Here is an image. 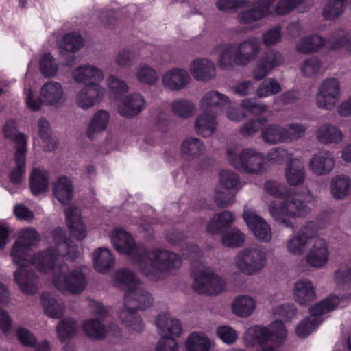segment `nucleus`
<instances>
[{"mask_svg": "<svg viewBox=\"0 0 351 351\" xmlns=\"http://www.w3.org/2000/svg\"><path fill=\"white\" fill-rule=\"evenodd\" d=\"M110 237L115 249L120 254H125L139 272L152 281L162 280L165 274L182 265L178 254L167 250L149 249L136 244L131 235L121 228H114Z\"/></svg>", "mask_w": 351, "mask_h": 351, "instance_id": "nucleus-1", "label": "nucleus"}, {"mask_svg": "<svg viewBox=\"0 0 351 351\" xmlns=\"http://www.w3.org/2000/svg\"><path fill=\"white\" fill-rule=\"evenodd\" d=\"M53 243L56 248L49 247L40 251L36 256L32 258V265H35L40 272L51 273L52 278L54 273L64 264L60 260V256L74 260L78 256L77 246L73 241L65 236L62 228H57L53 232Z\"/></svg>", "mask_w": 351, "mask_h": 351, "instance_id": "nucleus-2", "label": "nucleus"}, {"mask_svg": "<svg viewBox=\"0 0 351 351\" xmlns=\"http://www.w3.org/2000/svg\"><path fill=\"white\" fill-rule=\"evenodd\" d=\"M218 64L225 70L234 65L245 66L254 61L261 51V43L257 37H250L239 43L224 44L219 47Z\"/></svg>", "mask_w": 351, "mask_h": 351, "instance_id": "nucleus-3", "label": "nucleus"}, {"mask_svg": "<svg viewBox=\"0 0 351 351\" xmlns=\"http://www.w3.org/2000/svg\"><path fill=\"white\" fill-rule=\"evenodd\" d=\"M226 154L230 164L239 171L260 175L266 171L265 155L255 149H241L232 145L227 147Z\"/></svg>", "mask_w": 351, "mask_h": 351, "instance_id": "nucleus-4", "label": "nucleus"}, {"mask_svg": "<svg viewBox=\"0 0 351 351\" xmlns=\"http://www.w3.org/2000/svg\"><path fill=\"white\" fill-rule=\"evenodd\" d=\"M270 215L278 223L287 228L293 226L289 218L303 217L311 213L308 204L297 195H289L282 201H273L268 205Z\"/></svg>", "mask_w": 351, "mask_h": 351, "instance_id": "nucleus-5", "label": "nucleus"}, {"mask_svg": "<svg viewBox=\"0 0 351 351\" xmlns=\"http://www.w3.org/2000/svg\"><path fill=\"white\" fill-rule=\"evenodd\" d=\"M53 285L60 291L71 295H79L86 287V268L80 267L69 271L66 264L55 271Z\"/></svg>", "mask_w": 351, "mask_h": 351, "instance_id": "nucleus-6", "label": "nucleus"}, {"mask_svg": "<svg viewBox=\"0 0 351 351\" xmlns=\"http://www.w3.org/2000/svg\"><path fill=\"white\" fill-rule=\"evenodd\" d=\"M267 253L260 245H252L239 250L234 257V265L243 274L254 276L267 265Z\"/></svg>", "mask_w": 351, "mask_h": 351, "instance_id": "nucleus-7", "label": "nucleus"}, {"mask_svg": "<svg viewBox=\"0 0 351 351\" xmlns=\"http://www.w3.org/2000/svg\"><path fill=\"white\" fill-rule=\"evenodd\" d=\"M64 88L62 84L56 81H48L40 89V95L36 97L30 88L27 90L25 97L27 106L33 111L40 110L42 104L56 106L64 99Z\"/></svg>", "mask_w": 351, "mask_h": 351, "instance_id": "nucleus-8", "label": "nucleus"}, {"mask_svg": "<svg viewBox=\"0 0 351 351\" xmlns=\"http://www.w3.org/2000/svg\"><path fill=\"white\" fill-rule=\"evenodd\" d=\"M339 303L338 297L331 296L315 304L310 309V316L304 319L296 327V335L302 338L307 337L322 323V315L333 311Z\"/></svg>", "mask_w": 351, "mask_h": 351, "instance_id": "nucleus-9", "label": "nucleus"}, {"mask_svg": "<svg viewBox=\"0 0 351 351\" xmlns=\"http://www.w3.org/2000/svg\"><path fill=\"white\" fill-rule=\"evenodd\" d=\"M192 286L200 294L213 295L225 290L226 282L219 276L206 269L195 275Z\"/></svg>", "mask_w": 351, "mask_h": 351, "instance_id": "nucleus-10", "label": "nucleus"}, {"mask_svg": "<svg viewBox=\"0 0 351 351\" xmlns=\"http://www.w3.org/2000/svg\"><path fill=\"white\" fill-rule=\"evenodd\" d=\"M341 97V85L335 78H327L322 82L316 95L317 106L331 110Z\"/></svg>", "mask_w": 351, "mask_h": 351, "instance_id": "nucleus-11", "label": "nucleus"}, {"mask_svg": "<svg viewBox=\"0 0 351 351\" xmlns=\"http://www.w3.org/2000/svg\"><path fill=\"white\" fill-rule=\"evenodd\" d=\"M106 95V89L97 83L82 86L75 95V104L80 109L88 110L98 105Z\"/></svg>", "mask_w": 351, "mask_h": 351, "instance_id": "nucleus-12", "label": "nucleus"}, {"mask_svg": "<svg viewBox=\"0 0 351 351\" xmlns=\"http://www.w3.org/2000/svg\"><path fill=\"white\" fill-rule=\"evenodd\" d=\"M276 0H254V6L237 13V20L242 25L258 22L273 14L271 6Z\"/></svg>", "mask_w": 351, "mask_h": 351, "instance_id": "nucleus-13", "label": "nucleus"}, {"mask_svg": "<svg viewBox=\"0 0 351 351\" xmlns=\"http://www.w3.org/2000/svg\"><path fill=\"white\" fill-rule=\"evenodd\" d=\"M14 282L23 294L34 295L39 289L38 276L28 264L21 265L14 272Z\"/></svg>", "mask_w": 351, "mask_h": 351, "instance_id": "nucleus-14", "label": "nucleus"}, {"mask_svg": "<svg viewBox=\"0 0 351 351\" xmlns=\"http://www.w3.org/2000/svg\"><path fill=\"white\" fill-rule=\"evenodd\" d=\"M243 219L248 228L252 231L256 239L263 243H269L272 238L270 225L254 211L245 210Z\"/></svg>", "mask_w": 351, "mask_h": 351, "instance_id": "nucleus-15", "label": "nucleus"}, {"mask_svg": "<svg viewBox=\"0 0 351 351\" xmlns=\"http://www.w3.org/2000/svg\"><path fill=\"white\" fill-rule=\"evenodd\" d=\"M283 62L282 54L275 50H269L262 55L256 63L252 74L257 80L264 79L271 71L280 65Z\"/></svg>", "mask_w": 351, "mask_h": 351, "instance_id": "nucleus-16", "label": "nucleus"}, {"mask_svg": "<svg viewBox=\"0 0 351 351\" xmlns=\"http://www.w3.org/2000/svg\"><path fill=\"white\" fill-rule=\"evenodd\" d=\"M329 254L328 246L325 240L315 238L305 256L306 262L311 267L321 269L328 263Z\"/></svg>", "mask_w": 351, "mask_h": 351, "instance_id": "nucleus-17", "label": "nucleus"}, {"mask_svg": "<svg viewBox=\"0 0 351 351\" xmlns=\"http://www.w3.org/2000/svg\"><path fill=\"white\" fill-rule=\"evenodd\" d=\"M158 334L161 338H173L179 337L182 332L180 321L168 313H159L154 319Z\"/></svg>", "mask_w": 351, "mask_h": 351, "instance_id": "nucleus-18", "label": "nucleus"}, {"mask_svg": "<svg viewBox=\"0 0 351 351\" xmlns=\"http://www.w3.org/2000/svg\"><path fill=\"white\" fill-rule=\"evenodd\" d=\"M124 304L138 310L145 311L153 305L154 298L140 282L132 289L125 291Z\"/></svg>", "mask_w": 351, "mask_h": 351, "instance_id": "nucleus-19", "label": "nucleus"}, {"mask_svg": "<svg viewBox=\"0 0 351 351\" xmlns=\"http://www.w3.org/2000/svg\"><path fill=\"white\" fill-rule=\"evenodd\" d=\"M308 169L318 176L328 174L334 168L335 158L329 150L322 149L315 153L308 161Z\"/></svg>", "mask_w": 351, "mask_h": 351, "instance_id": "nucleus-20", "label": "nucleus"}, {"mask_svg": "<svg viewBox=\"0 0 351 351\" xmlns=\"http://www.w3.org/2000/svg\"><path fill=\"white\" fill-rule=\"evenodd\" d=\"M190 82L191 76L189 72L179 67L166 71L162 76L163 86L171 91H179L184 88Z\"/></svg>", "mask_w": 351, "mask_h": 351, "instance_id": "nucleus-21", "label": "nucleus"}, {"mask_svg": "<svg viewBox=\"0 0 351 351\" xmlns=\"http://www.w3.org/2000/svg\"><path fill=\"white\" fill-rule=\"evenodd\" d=\"M146 107V101L141 94L134 93L125 96L119 104L118 112L125 118L138 115Z\"/></svg>", "mask_w": 351, "mask_h": 351, "instance_id": "nucleus-22", "label": "nucleus"}, {"mask_svg": "<svg viewBox=\"0 0 351 351\" xmlns=\"http://www.w3.org/2000/svg\"><path fill=\"white\" fill-rule=\"evenodd\" d=\"M72 77L78 84L97 83L100 84L104 80V73L100 69L91 64H83L75 68L72 72Z\"/></svg>", "mask_w": 351, "mask_h": 351, "instance_id": "nucleus-23", "label": "nucleus"}, {"mask_svg": "<svg viewBox=\"0 0 351 351\" xmlns=\"http://www.w3.org/2000/svg\"><path fill=\"white\" fill-rule=\"evenodd\" d=\"M189 71L193 78L198 81L208 82L216 75L214 63L206 58L193 60L190 64Z\"/></svg>", "mask_w": 351, "mask_h": 351, "instance_id": "nucleus-24", "label": "nucleus"}, {"mask_svg": "<svg viewBox=\"0 0 351 351\" xmlns=\"http://www.w3.org/2000/svg\"><path fill=\"white\" fill-rule=\"evenodd\" d=\"M230 103V98L217 90L206 93L199 102L200 112H216L217 108H222Z\"/></svg>", "mask_w": 351, "mask_h": 351, "instance_id": "nucleus-25", "label": "nucleus"}, {"mask_svg": "<svg viewBox=\"0 0 351 351\" xmlns=\"http://www.w3.org/2000/svg\"><path fill=\"white\" fill-rule=\"evenodd\" d=\"M41 304L45 315L50 318L58 319L64 314L65 306L62 300L52 293H43Z\"/></svg>", "mask_w": 351, "mask_h": 351, "instance_id": "nucleus-26", "label": "nucleus"}, {"mask_svg": "<svg viewBox=\"0 0 351 351\" xmlns=\"http://www.w3.org/2000/svg\"><path fill=\"white\" fill-rule=\"evenodd\" d=\"M66 224L73 237L81 241L86 236V230L81 221L80 210L75 206H70L65 210Z\"/></svg>", "mask_w": 351, "mask_h": 351, "instance_id": "nucleus-27", "label": "nucleus"}, {"mask_svg": "<svg viewBox=\"0 0 351 351\" xmlns=\"http://www.w3.org/2000/svg\"><path fill=\"white\" fill-rule=\"evenodd\" d=\"M216 117L217 112H201L194 124L196 134L203 137L210 136L216 130L217 125Z\"/></svg>", "mask_w": 351, "mask_h": 351, "instance_id": "nucleus-28", "label": "nucleus"}, {"mask_svg": "<svg viewBox=\"0 0 351 351\" xmlns=\"http://www.w3.org/2000/svg\"><path fill=\"white\" fill-rule=\"evenodd\" d=\"M205 152L204 143L199 138L189 137L184 139L180 147V156L186 161L198 159Z\"/></svg>", "mask_w": 351, "mask_h": 351, "instance_id": "nucleus-29", "label": "nucleus"}, {"mask_svg": "<svg viewBox=\"0 0 351 351\" xmlns=\"http://www.w3.org/2000/svg\"><path fill=\"white\" fill-rule=\"evenodd\" d=\"M110 120V114L104 109L98 110L92 117L87 129L86 136L90 139H95L97 136L105 131Z\"/></svg>", "mask_w": 351, "mask_h": 351, "instance_id": "nucleus-30", "label": "nucleus"}, {"mask_svg": "<svg viewBox=\"0 0 351 351\" xmlns=\"http://www.w3.org/2000/svg\"><path fill=\"white\" fill-rule=\"evenodd\" d=\"M285 174L286 180L290 186H298L302 185L306 178L304 164L298 159L291 160L286 165Z\"/></svg>", "mask_w": 351, "mask_h": 351, "instance_id": "nucleus-31", "label": "nucleus"}, {"mask_svg": "<svg viewBox=\"0 0 351 351\" xmlns=\"http://www.w3.org/2000/svg\"><path fill=\"white\" fill-rule=\"evenodd\" d=\"M315 136L319 143L328 145L341 143L343 134L338 127L330 124H323L316 130Z\"/></svg>", "mask_w": 351, "mask_h": 351, "instance_id": "nucleus-32", "label": "nucleus"}, {"mask_svg": "<svg viewBox=\"0 0 351 351\" xmlns=\"http://www.w3.org/2000/svg\"><path fill=\"white\" fill-rule=\"evenodd\" d=\"M137 311L138 309L124 304L119 312V317L125 327L131 330L140 332L143 329V324Z\"/></svg>", "mask_w": 351, "mask_h": 351, "instance_id": "nucleus-33", "label": "nucleus"}, {"mask_svg": "<svg viewBox=\"0 0 351 351\" xmlns=\"http://www.w3.org/2000/svg\"><path fill=\"white\" fill-rule=\"evenodd\" d=\"M293 295L296 302L302 305L313 300L315 292L312 282L306 278L297 280L294 285Z\"/></svg>", "mask_w": 351, "mask_h": 351, "instance_id": "nucleus-34", "label": "nucleus"}, {"mask_svg": "<svg viewBox=\"0 0 351 351\" xmlns=\"http://www.w3.org/2000/svg\"><path fill=\"white\" fill-rule=\"evenodd\" d=\"M93 265L95 270L101 274H106L114 265V258L111 252L106 247H100L93 254Z\"/></svg>", "mask_w": 351, "mask_h": 351, "instance_id": "nucleus-35", "label": "nucleus"}, {"mask_svg": "<svg viewBox=\"0 0 351 351\" xmlns=\"http://www.w3.org/2000/svg\"><path fill=\"white\" fill-rule=\"evenodd\" d=\"M73 189L71 181L66 176L58 178L53 186V195L62 204H68L71 201Z\"/></svg>", "mask_w": 351, "mask_h": 351, "instance_id": "nucleus-36", "label": "nucleus"}, {"mask_svg": "<svg viewBox=\"0 0 351 351\" xmlns=\"http://www.w3.org/2000/svg\"><path fill=\"white\" fill-rule=\"evenodd\" d=\"M261 137L267 145H276L285 143L284 126L277 123H270L261 132Z\"/></svg>", "mask_w": 351, "mask_h": 351, "instance_id": "nucleus-37", "label": "nucleus"}, {"mask_svg": "<svg viewBox=\"0 0 351 351\" xmlns=\"http://www.w3.org/2000/svg\"><path fill=\"white\" fill-rule=\"evenodd\" d=\"M21 141L19 147L14 154V161L16 164V167L10 174V181L14 184H18L21 181L25 172V156L27 152H25L24 138Z\"/></svg>", "mask_w": 351, "mask_h": 351, "instance_id": "nucleus-38", "label": "nucleus"}, {"mask_svg": "<svg viewBox=\"0 0 351 351\" xmlns=\"http://www.w3.org/2000/svg\"><path fill=\"white\" fill-rule=\"evenodd\" d=\"M234 219L233 213L230 211L215 214L207 224V231L213 234H219L222 229L229 228Z\"/></svg>", "mask_w": 351, "mask_h": 351, "instance_id": "nucleus-39", "label": "nucleus"}, {"mask_svg": "<svg viewBox=\"0 0 351 351\" xmlns=\"http://www.w3.org/2000/svg\"><path fill=\"white\" fill-rule=\"evenodd\" d=\"M116 286L121 289H132L140 283L137 276L131 270L122 268L117 270L113 274Z\"/></svg>", "mask_w": 351, "mask_h": 351, "instance_id": "nucleus-40", "label": "nucleus"}, {"mask_svg": "<svg viewBox=\"0 0 351 351\" xmlns=\"http://www.w3.org/2000/svg\"><path fill=\"white\" fill-rule=\"evenodd\" d=\"M79 325L72 317H65L59 321L56 325V333L58 339L64 341L73 338L77 332Z\"/></svg>", "mask_w": 351, "mask_h": 351, "instance_id": "nucleus-41", "label": "nucleus"}, {"mask_svg": "<svg viewBox=\"0 0 351 351\" xmlns=\"http://www.w3.org/2000/svg\"><path fill=\"white\" fill-rule=\"evenodd\" d=\"M326 44V40L320 36L313 35L300 38L297 45V51L308 54L317 51Z\"/></svg>", "mask_w": 351, "mask_h": 351, "instance_id": "nucleus-42", "label": "nucleus"}, {"mask_svg": "<svg viewBox=\"0 0 351 351\" xmlns=\"http://www.w3.org/2000/svg\"><path fill=\"white\" fill-rule=\"evenodd\" d=\"M82 328L88 337L96 340H101L107 335V328L101 319L90 318L84 321Z\"/></svg>", "mask_w": 351, "mask_h": 351, "instance_id": "nucleus-43", "label": "nucleus"}, {"mask_svg": "<svg viewBox=\"0 0 351 351\" xmlns=\"http://www.w3.org/2000/svg\"><path fill=\"white\" fill-rule=\"evenodd\" d=\"M256 307V302L250 296L240 295L232 302L233 313L241 317H247L252 314Z\"/></svg>", "mask_w": 351, "mask_h": 351, "instance_id": "nucleus-44", "label": "nucleus"}, {"mask_svg": "<svg viewBox=\"0 0 351 351\" xmlns=\"http://www.w3.org/2000/svg\"><path fill=\"white\" fill-rule=\"evenodd\" d=\"M49 185V174L45 170L34 169L30 176V188L32 193L37 195L45 191Z\"/></svg>", "mask_w": 351, "mask_h": 351, "instance_id": "nucleus-45", "label": "nucleus"}, {"mask_svg": "<svg viewBox=\"0 0 351 351\" xmlns=\"http://www.w3.org/2000/svg\"><path fill=\"white\" fill-rule=\"evenodd\" d=\"M58 45L63 51L75 53L83 47L84 40L80 34L69 32L63 36L62 38L58 41Z\"/></svg>", "mask_w": 351, "mask_h": 351, "instance_id": "nucleus-46", "label": "nucleus"}, {"mask_svg": "<svg viewBox=\"0 0 351 351\" xmlns=\"http://www.w3.org/2000/svg\"><path fill=\"white\" fill-rule=\"evenodd\" d=\"M210 346L209 338L199 332L191 333L186 341L187 351H209Z\"/></svg>", "mask_w": 351, "mask_h": 351, "instance_id": "nucleus-47", "label": "nucleus"}, {"mask_svg": "<svg viewBox=\"0 0 351 351\" xmlns=\"http://www.w3.org/2000/svg\"><path fill=\"white\" fill-rule=\"evenodd\" d=\"M350 179L346 175H339L331 180V193L335 199H341L348 193L350 186Z\"/></svg>", "mask_w": 351, "mask_h": 351, "instance_id": "nucleus-48", "label": "nucleus"}, {"mask_svg": "<svg viewBox=\"0 0 351 351\" xmlns=\"http://www.w3.org/2000/svg\"><path fill=\"white\" fill-rule=\"evenodd\" d=\"M348 0H328L322 9V16L326 20H334L345 11Z\"/></svg>", "mask_w": 351, "mask_h": 351, "instance_id": "nucleus-49", "label": "nucleus"}, {"mask_svg": "<svg viewBox=\"0 0 351 351\" xmlns=\"http://www.w3.org/2000/svg\"><path fill=\"white\" fill-rule=\"evenodd\" d=\"M135 77L138 82L147 85H154L158 80L156 71L145 64H139L136 66Z\"/></svg>", "mask_w": 351, "mask_h": 351, "instance_id": "nucleus-50", "label": "nucleus"}, {"mask_svg": "<svg viewBox=\"0 0 351 351\" xmlns=\"http://www.w3.org/2000/svg\"><path fill=\"white\" fill-rule=\"evenodd\" d=\"M334 279L338 289L351 291V263L341 265L335 271Z\"/></svg>", "mask_w": 351, "mask_h": 351, "instance_id": "nucleus-51", "label": "nucleus"}, {"mask_svg": "<svg viewBox=\"0 0 351 351\" xmlns=\"http://www.w3.org/2000/svg\"><path fill=\"white\" fill-rule=\"evenodd\" d=\"M172 112L180 119H186L192 117L196 110L195 104L185 99L176 100L171 105Z\"/></svg>", "mask_w": 351, "mask_h": 351, "instance_id": "nucleus-52", "label": "nucleus"}, {"mask_svg": "<svg viewBox=\"0 0 351 351\" xmlns=\"http://www.w3.org/2000/svg\"><path fill=\"white\" fill-rule=\"evenodd\" d=\"M249 0H217L215 7L222 12L232 14L250 7Z\"/></svg>", "mask_w": 351, "mask_h": 351, "instance_id": "nucleus-53", "label": "nucleus"}, {"mask_svg": "<svg viewBox=\"0 0 351 351\" xmlns=\"http://www.w3.org/2000/svg\"><path fill=\"white\" fill-rule=\"evenodd\" d=\"M29 252V247L15 241L10 250V256L14 263L18 265V267L23 264L31 265L32 258H27Z\"/></svg>", "mask_w": 351, "mask_h": 351, "instance_id": "nucleus-54", "label": "nucleus"}, {"mask_svg": "<svg viewBox=\"0 0 351 351\" xmlns=\"http://www.w3.org/2000/svg\"><path fill=\"white\" fill-rule=\"evenodd\" d=\"M282 88L274 78H267L260 83L256 88V95L259 98L267 97L281 92Z\"/></svg>", "mask_w": 351, "mask_h": 351, "instance_id": "nucleus-55", "label": "nucleus"}, {"mask_svg": "<svg viewBox=\"0 0 351 351\" xmlns=\"http://www.w3.org/2000/svg\"><path fill=\"white\" fill-rule=\"evenodd\" d=\"M307 125L301 123H291L284 126L285 143H292L304 136Z\"/></svg>", "mask_w": 351, "mask_h": 351, "instance_id": "nucleus-56", "label": "nucleus"}, {"mask_svg": "<svg viewBox=\"0 0 351 351\" xmlns=\"http://www.w3.org/2000/svg\"><path fill=\"white\" fill-rule=\"evenodd\" d=\"M300 71L305 77L317 75L322 72V62L316 57H311L301 64Z\"/></svg>", "mask_w": 351, "mask_h": 351, "instance_id": "nucleus-57", "label": "nucleus"}, {"mask_svg": "<svg viewBox=\"0 0 351 351\" xmlns=\"http://www.w3.org/2000/svg\"><path fill=\"white\" fill-rule=\"evenodd\" d=\"M220 184L228 189L239 190L242 183L237 173L230 170H222L219 173Z\"/></svg>", "mask_w": 351, "mask_h": 351, "instance_id": "nucleus-58", "label": "nucleus"}, {"mask_svg": "<svg viewBox=\"0 0 351 351\" xmlns=\"http://www.w3.org/2000/svg\"><path fill=\"white\" fill-rule=\"evenodd\" d=\"M221 242L226 247H239L244 243L245 237L239 229L234 228L221 237Z\"/></svg>", "mask_w": 351, "mask_h": 351, "instance_id": "nucleus-59", "label": "nucleus"}, {"mask_svg": "<svg viewBox=\"0 0 351 351\" xmlns=\"http://www.w3.org/2000/svg\"><path fill=\"white\" fill-rule=\"evenodd\" d=\"M267 158L269 162L278 165L287 161L289 162L294 159L292 157L291 153H289L287 149L281 147L271 148L267 152Z\"/></svg>", "mask_w": 351, "mask_h": 351, "instance_id": "nucleus-60", "label": "nucleus"}, {"mask_svg": "<svg viewBox=\"0 0 351 351\" xmlns=\"http://www.w3.org/2000/svg\"><path fill=\"white\" fill-rule=\"evenodd\" d=\"M307 243L298 233L290 237L286 241L287 251L293 254L300 256L304 254Z\"/></svg>", "mask_w": 351, "mask_h": 351, "instance_id": "nucleus-61", "label": "nucleus"}, {"mask_svg": "<svg viewBox=\"0 0 351 351\" xmlns=\"http://www.w3.org/2000/svg\"><path fill=\"white\" fill-rule=\"evenodd\" d=\"M58 66L50 53H45L40 60V71L46 77H51L56 75Z\"/></svg>", "mask_w": 351, "mask_h": 351, "instance_id": "nucleus-62", "label": "nucleus"}, {"mask_svg": "<svg viewBox=\"0 0 351 351\" xmlns=\"http://www.w3.org/2000/svg\"><path fill=\"white\" fill-rule=\"evenodd\" d=\"M3 134L8 138L12 139L16 143V150L19 147L21 140H25V152H27V137L23 133L16 132V122L10 120L6 122L3 127Z\"/></svg>", "mask_w": 351, "mask_h": 351, "instance_id": "nucleus-63", "label": "nucleus"}, {"mask_svg": "<svg viewBox=\"0 0 351 351\" xmlns=\"http://www.w3.org/2000/svg\"><path fill=\"white\" fill-rule=\"evenodd\" d=\"M39 241L40 236L36 230L33 228H27L20 231L16 241L31 248L36 245Z\"/></svg>", "mask_w": 351, "mask_h": 351, "instance_id": "nucleus-64", "label": "nucleus"}]
</instances>
